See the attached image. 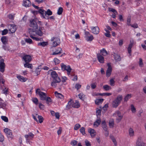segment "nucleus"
<instances>
[{"label":"nucleus","instance_id":"50","mask_svg":"<svg viewBox=\"0 0 146 146\" xmlns=\"http://www.w3.org/2000/svg\"><path fill=\"white\" fill-rule=\"evenodd\" d=\"M33 102L36 104H37L38 103V100L36 98H34L33 99Z\"/></svg>","mask_w":146,"mask_h":146},{"label":"nucleus","instance_id":"22","mask_svg":"<svg viewBox=\"0 0 146 146\" xmlns=\"http://www.w3.org/2000/svg\"><path fill=\"white\" fill-rule=\"evenodd\" d=\"M142 143H144L143 141L142 138L141 137H139L137 140L136 145L141 144Z\"/></svg>","mask_w":146,"mask_h":146},{"label":"nucleus","instance_id":"34","mask_svg":"<svg viewBox=\"0 0 146 146\" xmlns=\"http://www.w3.org/2000/svg\"><path fill=\"white\" fill-rule=\"evenodd\" d=\"M100 122H101V120L100 119H97L94 123V125L96 126V127H98V126L99 125Z\"/></svg>","mask_w":146,"mask_h":146},{"label":"nucleus","instance_id":"14","mask_svg":"<svg viewBox=\"0 0 146 146\" xmlns=\"http://www.w3.org/2000/svg\"><path fill=\"white\" fill-rule=\"evenodd\" d=\"M23 59L25 60V62H30L32 58L30 56L25 55L23 57Z\"/></svg>","mask_w":146,"mask_h":146},{"label":"nucleus","instance_id":"48","mask_svg":"<svg viewBox=\"0 0 146 146\" xmlns=\"http://www.w3.org/2000/svg\"><path fill=\"white\" fill-rule=\"evenodd\" d=\"M116 113L119 117L121 119H122L123 116L121 115V112L120 111H116Z\"/></svg>","mask_w":146,"mask_h":146},{"label":"nucleus","instance_id":"58","mask_svg":"<svg viewBox=\"0 0 146 146\" xmlns=\"http://www.w3.org/2000/svg\"><path fill=\"white\" fill-rule=\"evenodd\" d=\"M78 96H79V98L82 100H83V98L84 97V96L83 94L82 93H80L78 95Z\"/></svg>","mask_w":146,"mask_h":146},{"label":"nucleus","instance_id":"9","mask_svg":"<svg viewBox=\"0 0 146 146\" xmlns=\"http://www.w3.org/2000/svg\"><path fill=\"white\" fill-rule=\"evenodd\" d=\"M107 66L108 67L106 72V76L107 77H109L111 74L112 72V67L110 63H108L107 64Z\"/></svg>","mask_w":146,"mask_h":146},{"label":"nucleus","instance_id":"21","mask_svg":"<svg viewBox=\"0 0 146 146\" xmlns=\"http://www.w3.org/2000/svg\"><path fill=\"white\" fill-rule=\"evenodd\" d=\"M102 127L103 129L105 131H107L108 130V127L106 125V123L105 121H103L102 123Z\"/></svg>","mask_w":146,"mask_h":146},{"label":"nucleus","instance_id":"23","mask_svg":"<svg viewBox=\"0 0 146 146\" xmlns=\"http://www.w3.org/2000/svg\"><path fill=\"white\" fill-rule=\"evenodd\" d=\"M1 40L3 42V44H5L7 43V39L6 36H3L1 38Z\"/></svg>","mask_w":146,"mask_h":146},{"label":"nucleus","instance_id":"17","mask_svg":"<svg viewBox=\"0 0 146 146\" xmlns=\"http://www.w3.org/2000/svg\"><path fill=\"white\" fill-rule=\"evenodd\" d=\"M62 49L60 47H58L56 49L55 52L52 54L53 55H58L61 54L62 53Z\"/></svg>","mask_w":146,"mask_h":146},{"label":"nucleus","instance_id":"1","mask_svg":"<svg viewBox=\"0 0 146 146\" xmlns=\"http://www.w3.org/2000/svg\"><path fill=\"white\" fill-rule=\"evenodd\" d=\"M29 33L30 35V37L33 39L38 41L42 40V38L36 37L37 35L40 36L43 35V33L40 31V29H37L34 30L30 28L29 29Z\"/></svg>","mask_w":146,"mask_h":146},{"label":"nucleus","instance_id":"6","mask_svg":"<svg viewBox=\"0 0 146 146\" xmlns=\"http://www.w3.org/2000/svg\"><path fill=\"white\" fill-rule=\"evenodd\" d=\"M51 40L52 42V44L54 47L56 46L60 43V39L57 37H53L51 38Z\"/></svg>","mask_w":146,"mask_h":146},{"label":"nucleus","instance_id":"57","mask_svg":"<svg viewBox=\"0 0 146 146\" xmlns=\"http://www.w3.org/2000/svg\"><path fill=\"white\" fill-rule=\"evenodd\" d=\"M41 69V66H39L38 68L36 69V72H37V74L40 71Z\"/></svg>","mask_w":146,"mask_h":146},{"label":"nucleus","instance_id":"46","mask_svg":"<svg viewBox=\"0 0 146 146\" xmlns=\"http://www.w3.org/2000/svg\"><path fill=\"white\" fill-rule=\"evenodd\" d=\"M46 100V103L47 104H49L50 102H51V99L50 97H47L46 98V99L45 100Z\"/></svg>","mask_w":146,"mask_h":146},{"label":"nucleus","instance_id":"29","mask_svg":"<svg viewBox=\"0 0 146 146\" xmlns=\"http://www.w3.org/2000/svg\"><path fill=\"white\" fill-rule=\"evenodd\" d=\"M48 44V42H39L38 44V46H42L43 47H44Z\"/></svg>","mask_w":146,"mask_h":146},{"label":"nucleus","instance_id":"8","mask_svg":"<svg viewBox=\"0 0 146 146\" xmlns=\"http://www.w3.org/2000/svg\"><path fill=\"white\" fill-rule=\"evenodd\" d=\"M62 69L63 70H66L67 72V74L68 75L70 74V71L72 70L70 66H66L64 64L62 63L61 65Z\"/></svg>","mask_w":146,"mask_h":146},{"label":"nucleus","instance_id":"11","mask_svg":"<svg viewBox=\"0 0 146 146\" xmlns=\"http://www.w3.org/2000/svg\"><path fill=\"white\" fill-rule=\"evenodd\" d=\"M92 30V33L97 35L99 32L100 29L99 27L98 26L92 27H91Z\"/></svg>","mask_w":146,"mask_h":146},{"label":"nucleus","instance_id":"18","mask_svg":"<svg viewBox=\"0 0 146 146\" xmlns=\"http://www.w3.org/2000/svg\"><path fill=\"white\" fill-rule=\"evenodd\" d=\"M113 55L114 56V59L116 62H117L121 60V58L119 55L114 53Z\"/></svg>","mask_w":146,"mask_h":146},{"label":"nucleus","instance_id":"15","mask_svg":"<svg viewBox=\"0 0 146 146\" xmlns=\"http://www.w3.org/2000/svg\"><path fill=\"white\" fill-rule=\"evenodd\" d=\"M97 58L98 60L100 63H103L104 62V57L100 54L98 53L97 54Z\"/></svg>","mask_w":146,"mask_h":146},{"label":"nucleus","instance_id":"28","mask_svg":"<svg viewBox=\"0 0 146 146\" xmlns=\"http://www.w3.org/2000/svg\"><path fill=\"white\" fill-rule=\"evenodd\" d=\"M73 107L75 108H78L80 106V104L78 101H75L74 103H73V105L72 106Z\"/></svg>","mask_w":146,"mask_h":146},{"label":"nucleus","instance_id":"10","mask_svg":"<svg viewBox=\"0 0 146 146\" xmlns=\"http://www.w3.org/2000/svg\"><path fill=\"white\" fill-rule=\"evenodd\" d=\"M4 131L6 133L7 136L9 137L12 138L13 137L12 133L9 129L5 128L4 129Z\"/></svg>","mask_w":146,"mask_h":146},{"label":"nucleus","instance_id":"12","mask_svg":"<svg viewBox=\"0 0 146 146\" xmlns=\"http://www.w3.org/2000/svg\"><path fill=\"white\" fill-rule=\"evenodd\" d=\"M34 136V135L31 133H29L28 135H25V137L26 139L27 143H29L30 139L33 138Z\"/></svg>","mask_w":146,"mask_h":146},{"label":"nucleus","instance_id":"37","mask_svg":"<svg viewBox=\"0 0 146 146\" xmlns=\"http://www.w3.org/2000/svg\"><path fill=\"white\" fill-rule=\"evenodd\" d=\"M131 97V95L130 94H128L124 98L125 102H127V101Z\"/></svg>","mask_w":146,"mask_h":146},{"label":"nucleus","instance_id":"44","mask_svg":"<svg viewBox=\"0 0 146 146\" xmlns=\"http://www.w3.org/2000/svg\"><path fill=\"white\" fill-rule=\"evenodd\" d=\"M6 104L5 103L0 102V109L1 108L4 109V107H5Z\"/></svg>","mask_w":146,"mask_h":146},{"label":"nucleus","instance_id":"33","mask_svg":"<svg viewBox=\"0 0 146 146\" xmlns=\"http://www.w3.org/2000/svg\"><path fill=\"white\" fill-rule=\"evenodd\" d=\"M104 100L103 99H100L96 100L95 101V103L96 104L98 105L101 103Z\"/></svg>","mask_w":146,"mask_h":146},{"label":"nucleus","instance_id":"62","mask_svg":"<svg viewBox=\"0 0 146 146\" xmlns=\"http://www.w3.org/2000/svg\"><path fill=\"white\" fill-rule=\"evenodd\" d=\"M4 140V137L2 134L0 133V141L2 142Z\"/></svg>","mask_w":146,"mask_h":146},{"label":"nucleus","instance_id":"51","mask_svg":"<svg viewBox=\"0 0 146 146\" xmlns=\"http://www.w3.org/2000/svg\"><path fill=\"white\" fill-rule=\"evenodd\" d=\"M88 132L91 134H93L95 133L94 130L91 128L89 129L88 130Z\"/></svg>","mask_w":146,"mask_h":146},{"label":"nucleus","instance_id":"53","mask_svg":"<svg viewBox=\"0 0 146 146\" xmlns=\"http://www.w3.org/2000/svg\"><path fill=\"white\" fill-rule=\"evenodd\" d=\"M115 83V81H114L113 79H111L110 80V85L111 86H113L114 85V83Z\"/></svg>","mask_w":146,"mask_h":146},{"label":"nucleus","instance_id":"41","mask_svg":"<svg viewBox=\"0 0 146 146\" xmlns=\"http://www.w3.org/2000/svg\"><path fill=\"white\" fill-rule=\"evenodd\" d=\"M1 119L6 122H8V119L7 117L5 116H1Z\"/></svg>","mask_w":146,"mask_h":146},{"label":"nucleus","instance_id":"16","mask_svg":"<svg viewBox=\"0 0 146 146\" xmlns=\"http://www.w3.org/2000/svg\"><path fill=\"white\" fill-rule=\"evenodd\" d=\"M31 5V3L29 0H23V5L26 7H29Z\"/></svg>","mask_w":146,"mask_h":146},{"label":"nucleus","instance_id":"32","mask_svg":"<svg viewBox=\"0 0 146 146\" xmlns=\"http://www.w3.org/2000/svg\"><path fill=\"white\" fill-rule=\"evenodd\" d=\"M86 40L88 41H92L94 39V37L92 35H87L86 36Z\"/></svg>","mask_w":146,"mask_h":146},{"label":"nucleus","instance_id":"47","mask_svg":"<svg viewBox=\"0 0 146 146\" xmlns=\"http://www.w3.org/2000/svg\"><path fill=\"white\" fill-rule=\"evenodd\" d=\"M131 110L132 112L134 113L136 112V109L134 106L132 104L131 105Z\"/></svg>","mask_w":146,"mask_h":146},{"label":"nucleus","instance_id":"36","mask_svg":"<svg viewBox=\"0 0 146 146\" xmlns=\"http://www.w3.org/2000/svg\"><path fill=\"white\" fill-rule=\"evenodd\" d=\"M103 87L104 89L106 91H108L111 89V87L108 85H105Z\"/></svg>","mask_w":146,"mask_h":146},{"label":"nucleus","instance_id":"43","mask_svg":"<svg viewBox=\"0 0 146 146\" xmlns=\"http://www.w3.org/2000/svg\"><path fill=\"white\" fill-rule=\"evenodd\" d=\"M38 118L40 123H41L42 122L43 120V118L41 116L38 115Z\"/></svg>","mask_w":146,"mask_h":146},{"label":"nucleus","instance_id":"38","mask_svg":"<svg viewBox=\"0 0 146 146\" xmlns=\"http://www.w3.org/2000/svg\"><path fill=\"white\" fill-rule=\"evenodd\" d=\"M109 11L110 12H112L113 13V14H117V11L115 10V9L111 8H109Z\"/></svg>","mask_w":146,"mask_h":146},{"label":"nucleus","instance_id":"19","mask_svg":"<svg viewBox=\"0 0 146 146\" xmlns=\"http://www.w3.org/2000/svg\"><path fill=\"white\" fill-rule=\"evenodd\" d=\"M133 40H132V41H130V44L129 45V46L128 48V50L129 54H130L131 52V48L132 47L133 43Z\"/></svg>","mask_w":146,"mask_h":146},{"label":"nucleus","instance_id":"4","mask_svg":"<svg viewBox=\"0 0 146 146\" xmlns=\"http://www.w3.org/2000/svg\"><path fill=\"white\" fill-rule=\"evenodd\" d=\"M122 98L123 97L122 96H118L113 101L112 104L113 107V108H116L117 107L120 103Z\"/></svg>","mask_w":146,"mask_h":146},{"label":"nucleus","instance_id":"52","mask_svg":"<svg viewBox=\"0 0 146 146\" xmlns=\"http://www.w3.org/2000/svg\"><path fill=\"white\" fill-rule=\"evenodd\" d=\"M77 143V141L76 140H73L71 142V144L73 146H75L76 145Z\"/></svg>","mask_w":146,"mask_h":146},{"label":"nucleus","instance_id":"54","mask_svg":"<svg viewBox=\"0 0 146 146\" xmlns=\"http://www.w3.org/2000/svg\"><path fill=\"white\" fill-rule=\"evenodd\" d=\"M25 41L26 42H27V43H29V44L32 43V40L30 38L26 39L25 40Z\"/></svg>","mask_w":146,"mask_h":146},{"label":"nucleus","instance_id":"30","mask_svg":"<svg viewBox=\"0 0 146 146\" xmlns=\"http://www.w3.org/2000/svg\"><path fill=\"white\" fill-rule=\"evenodd\" d=\"M54 94L56 97L58 98L62 99L63 98V95L60 93H58L57 92H55Z\"/></svg>","mask_w":146,"mask_h":146},{"label":"nucleus","instance_id":"59","mask_svg":"<svg viewBox=\"0 0 146 146\" xmlns=\"http://www.w3.org/2000/svg\"><path fill=\"white\" fill-rule=\"evenodd\" d=\"M8 33V30L7 29H4L2 31V35H4Z\"/></svg>","mask_w":146,"mask_h":146},{"label":"nucleus","instance_id":"40","mask_svg":"<svg viewBox=\"0 0 146 146\" xmlns=\"http://www.w3.org/2000/svg\"><path fill=\"white\" fill-rule=\"evenodd\" d=\"M80 131L83 135H86V134L85 133V129L84 127H82L80 129Z\"/></svg>","mask_w":146,"mask_h":146},{"label":"nucleus","instance_id":"3","mask_svg":"<svg viewBox=\"0 0 146 146\" xmlns=\"http://www.w3.org/2000/svg\"><path fill=\"white\" fill-rule=\"evenodd\" d=\"M39 13L40 14L43 18L46 19H48L49 17L48 15H52V13L50 9H48L47 11L44 10L43 9L40 8L38 10Z\"/></svg>","mask_w":146,"mask_h":146},{"label":"nucleus","instance_id":"2","mask_svg":"<svg viewBox=\"0 0 146 146\" xmlns=\"http://www.w3.org/2000/svg\"><path fill=\"white\" fill-rule=\"evenodd\" d=\"M52 77L53 78L52 81L51 83V86L54 87H56L57 84L61 82V80L58 77L57 74L55 71H53L51 74Z\"/></svg>","mask_w":146,"mask_h":146},{"label":"nucleus","instance_id":"55","mask_svg":"<svg viewBox=\"0 0 146 146\" xmlns=\"http://www.w3.org/2000/svg\"><path fill=\"white\" fill-rule=\"evenodd\" d=\"M54 60L56 64H58L60 62V60L57 58H54Z\"/></svg>","mask_w":146,"mask_h":146},{"label":"nucleus","instance_id":"39","mask_svg":"<svg viewBox=\"0 0 146 146\" xmlns=\"http://www.w3.org/2000/svg\"><path fill=\"white\" fill-rule=\"evenodd\" d=\"M63 9L61 7H60L58 10L57 14L60 15L62 14L63 11Z\"/></svg>","mask_w":146,"mask_h":146},{"label":"nucleus","instance_id":"7","mask_svg":"<svg viewBox=\"0 0 146 146\" xmlns=\"http://www.w3.org/2000/svg\"><path fill=\"white\" fill-rule=\"evenodd\" d=\"M38 20L36 19H33L30 21L31 27L35 29H38V26L37 23Z\"/></svg>","mask_w":146,"mask_h":146},{"label":"nucleus","instance_id":"49","mask_svg":"<svg viewBox=\"0 0 146 146\" xmlns=\"http://www.w3.org/2000/svg\"><path fill=\"white\" fill-rule=\"evenodd\" d=\"M139 66L141 67H142L143 66V62L141 58H139Z\"/></svg>","mask_w":146,"mask_h":146},{"label":"nucleus","instance_id":"64","mask_svg":"<svg viewBox=\"0 0 146 146\" xmlns=\"http://www.w3.org/2000/svg\"><path fill=\"white\" fill-rule=\"evenodd\" d=\"M39 107L40 109L42 110L43 109L44 106L41 103H39Z\"/></svg>","mask_w":146,"mask_h":146},{"label":"nucleus","instance_id":"5","mask_svg":"<svg viewBox=\"0 0 146 146\" xmlns=\"http://www.w3.org/2000/svg\"><path fill=\"white\" fill-rule=\"evenodd\" d=\"M36 94H38L40 98V99L42 100H44L47 97L46 94L40 91L39 88L37 89L36 90Z\"/></svg>","mask_w":146,"mask_h":146},{"label":"nucleus","instance_id":"61","mask_svg":"<svg viewBox=\"0 0 146 146\" xmlns=\"http://www.w3.org/2000/svg\"><path fill=\"white\" fill-rule=\"evenodd\" d=\"M62 129L61 127H59V129L57 131V133L58 135L60 134L61 133Z\"/></svg>","mask_w":146,"mask_h":146},{"label":"nucleus","instance_id":"13","mask_svg":"<svg viewBox=\"0 0 146 146\" xmlns=\"http://www.w3.org/2000/svg\"><path fill=\"white\" fill-rule=\"evenodd\" d=\"M5 64L4 63V60L1 59L0 60V71L3 72L4 71Z\"/></svg>","mask_w":146,"mask_h":146},{"label":"nucleus","instance_id":"56","mask_svg":"<svg viewBox=\"0 0 146 146\" xmlns=\"http://www.w3.org/2000/svg\"><path fill=\"white\" fill-rule=\"evenodd\" d=\"M81 85L77 84H76L75 87L77 89V90H78L81 88Z\"/></svg>","mask_w":146,"mask_h":146},{"label":"nucleus","instance_id":"31","mask_svg":"<svg viewBox=\"0 0 146 146\" xmlns=\"http://www.w3.org/2000/svg\"><path fill=\"white\" fill-rule=\"evenodd\" d=\"M29 62H26L25 64H24V66L25 67H27L32 69L33 68V66L32 64L29 63Z\"/></svg>","mask_w":146,"mask_h":146},{"label":"nucleus","instance_id":"24","mask_svg":"<svg viewBox=\"0 0 146 146\" xmlns=\"http://www.w3.org/2000/svg\"><path fill=\"white\" fill-rule=\"evenodd\" d=\"M16 31V28L15 27V26L14 25H11L10 28L9 29V31H10L12 33H14Z\"/></svg>","mask_w":146,"mask_h":146},{"label":"nucleus","instance_id":"20","mask_svg":"<svg viewBox=\"0 0 146 146\" xmlns=\"http://www.w3.org/2000/svg\"><path fill=\"white\" fill-rule=\"evenodd\" d=\"M73 101L71 100L68 102V104L66 106V108L69 109L71 107H73L72 106L73 105Z\"/></svg>","mask_w":146,"mask_h":146},{"label":"nucleus","instance_id":"25","mask_svg":"<svg viewBox=\"0 0 146 146\" xmlns=\"http://www.w3.org/2000/svg\"><path fill=\"white\" fill-rule=\"evenodd\" d=\"M100 54L103 56H106L108 54L107 52L104 48H103L100 50Z\"/></svg>","mask_w":146,"mask_h":146},{"label":"nucleus","instance_id":"27","mask_svg":"<svg viewBox=\"0 0 146 146\" xmlns=\"http://www.w3.org/2000/svg\"><path fill=\"white\" fill-rule=\"evenodd\" d=\"M17 78L20 81L22 82H25L27 80V78H24L23 77L21 76H18Z\"/></svg>","mask_w":146,"mask_h":146},{"label":"nucleus","instance_id":"42","mask_svg":"<svg viewBox=\"0 0 146 146\" xmlns=\"http://www.w3.org/2000/svg\"><path fill=\"white\" fill-rule=\"evenodd\" d=\"M80 127V125L79 124H76L74 127V129L75 130H77Z\"/></svg>","mask_w":146,"mask_h":146},{"label":"nucleus","instance_id":"60","mask_svg":"<svg viewBox=\"0 0 146 146\" xmlns=\"http://www.w3.org/2000/svg\"><path fill=\"white\" fill-rule=\"evenodd\" d=\"M91 87L92 89H95L96 87V83H93L91 84Z\"/></svg>","mask_w":146,"mask_h":146},{"label":"nucleus","instance_id":"35","mask_svg":"<svg viewBox=\"0 0 146 146\" xmlns=\"http://www.w3.org/2000/svg\"><path fill=\"white\" fill-rule=\"evenodd\" d=\"M129 135L130 136H133L134 135V131L131 128L129 129Z\"/></svg>","mask_w":146,"mask_h":146},{"label":"nucleus","instance_id":"63","mask_svg":"<svg viewBox=\"0 0 146 146\" xmlns=\"http://www.w3.org/2000/svg\"><path fill=\"white\" fill-rule=\"evenodd\" d=\"M85 143L86 145V146H90L91 144L89 141L87 140H86L85 141Z\"/></svg>","mask_w":146,"mask_h":146},{"label":"nucleus","instance_id":"45","mask_svg":"<svg viewBox=\"0 0 146 146\" xmlns=\"http://www.w3.org/2000/svg\"><path fill=\"white\" fill-rule=\"evenodd\" d=\"M111 138L112 141L113 142L115 145H117V142L115 139L114 137L113 136L111 137Z\"/></svg>","mask_w":146,"mask_h":146},{"label":"nucleus","instance_id":"26","mask_svg":"<svg viewBox=\"0 0 146 146\" xmlns=\"http://www.w3.org/2000/svg\"><path fill=\"white\" fill-rule=\"evenodd\" d=\"M109 125L110 128H113V127L114 121L113 119H111L110 120L109 123Z\"/></svg>","mask_w":146,"mask_h":146}]
</instances>
